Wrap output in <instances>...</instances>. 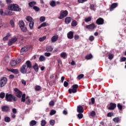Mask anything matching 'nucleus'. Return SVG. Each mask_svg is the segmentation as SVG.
Listing matches in <instances>:
<instances>
[{
  "label": "nucleus",
  "mask_w": 126,
  "mask_h": 126,
  "mask_svg": "<svg viewBox=\"0 0 126 126\" xmlns=\"http://www.w3.org/2000/svg\"><path fill=\"white\" fill-rule=\"evenodd\" d=\"M5 100L7 102H12V100L14 101V102H16L17 101V98L15 96H13L12 94L7 93L5 94Z\"/></svg>",
  "instance_id": "obj_1"
},
{
  "label": "nucleus",
  "mask_w": 126,
  "mask_h": 126,
  "mask_svg": "<svg viewBox=\"0 0 126 126\" xmlns=\"http://www.w3.org/2000/svg\"><path fill=\"white\" fill-rule=\"evenodd\" d=\"M9 10H13V11H21V8L19 7L17 4H12L8 6Z\"/></svg>",
  "instance_id": "obj_2"
},
{
  "label": "nucleus",
  "mask_w": 126,
  "mask_h": 126,
  "mask_svg": "<svg viewBox=\"0 0 126 126\" xmlns=\"http://www.w3.org/2000/svg\"><path fill=\"white\" fill-rule=\"evenodd\" d=\"M26 19L27 21H28V22H30L29 27L30 29L32 30L34 26V21H33V19L31 16H28L26 18Z\"/></svg>",
  "instance_id": "obj_3"
},
{
  "label": "nucleus",
  "mask_w": 126,
  "mask_h": 126,
  "mask_svg": "<svg viewBox=\"0 0 126 126\" xmlns=\"http://www.w3.org/2000/svg\"><path fill=\"white\" fill-rule=\"evenodd\" d=\"M7 83V78L2 77L0 79V87L1 88Z\"/></svg>",
  "instance_id": "obj_4"
},
{
  "label": "nucleus",
  "mask_w": 126,
  "mask_h": 126,
  "mask_svg": "<svg viewBox=\"0 0 126 126\" xmlns=\"http://www.w3.org/2000/svg\"><path fill=\"white\" fill-rule=\"evenodd\" d=\"M72 87V89H68L69 94H71V93H76V92H77V89L78 88L77 84L73 85Z\"/></svg>",
  "instance_id": "obj_5"
},
{
  "label": "nucleus",
  "mask_w": 126,
  "mask_h": 126,
  "mask_svg": "<svg viewBox=\"0 0 126 126\" xmlns=\"http://www.w3.org/2000/svg\"><path fill=\"white\" fill-rule=\"evenodd\" d=\"M19 25L22 32H26V31H27V28L25 27L24 22H23V21H20L19 22Z\"/></svg>",
  "instance_id": "obj_6"
},
{
  "label": "nucleus",
  "mask_w": 126,
  "mask_h": 126,
  "mask_svg": "<svg viewBox=\"0 0 126 126\" xmlns=\"http://www.w3.org/2000/svg\"><path fill=\"white\" fill-rule=\"evenodd\" d=\"M68 12L66 10L65 11H61L60 12V15L58 17L59 19H63V18H64L65 16H67Z\"/></svg>",
  "instance_id": "obj_7"
},
{
  "label": "nucleus",
  "mask_w": 126,
  "mask_h": 126,
  "mask_svg": "<svg viewBox=\"0 0 126 126\" xmlns=\"http://www.w3.org/2000/svg\"><path fill=\"white\" fill-rule=\"evenodd\" d=\"M14 91H15V94L16 96H17L18 98H21V96H22V92L17 88L14 89Z\"/></svg>",
  "instance_id": "obj_8"
},
{
  "label": "nucleus",
  "mask_w": 126,
  "mask_h": 126,
  "mask_svg": "<svg viewBox=\"0 0 126 126\" xmlns=\"http://www.w3.org/2000/svg\"><path fill=\"white\" fill-rule=\"evenodd\" d=\"M27 68H28L27 67L26 65H23L22 66H21L20 68V71L21 73H23V74L26 73V72H27Z\"/></svg>",
  "instance_id": "obj_9"
},
{
  "label": "nucleus",
  "mask_w": 126,
  "mask_h": 126,
  "mask_svg": "<svg viewBox=\"0 0 126 126\" xmlns=\"http://www.w3.org/2000/svg\"><path fill=\"white\" fill-rule=\"evenodd\" d=\"M17 41V37H14L12 38L8 42V46H11L12 44H14V43H15Z\"/></svg>",
  "instance_id": "obj_10"
},
{
  "label": "nucleus",
  "mask_w": 126,
  "mask_h": 126,
  "mask_svg": "<svg viewBox=\"0 0 126 126\" xmlns=\"http://www.w3.org/2000/svg\"><path fill=\"white\" fill-rule=\"evenodd\" d=\"M86 29H90L91 30H94L96 28V25L94 24V23L91 24L90 25H87L86 26Z\"/></svg>",
  "instance_id": "obj_11"
},
{
  "label": "nucleus",
  "mask_w": 126,
  "mask_h": 126,
  "mask_svg": "<svg viewBox=\"0 0 126 126\" xmlns=\"http://www.w3.org/2000/svg\"><path fill=\"white\" fill-rule=\"evenodd\" d=\"M58 39H59V35L56 34L53 36L51 38V43H55V42H57L58 41Z\"/></svg>",
  "instance_id": "obj_12"
},
{
  "label": "nucleus",
  "mask_w": 126,
  "mask_h": 126,
  "mask_svg": "<svg viewBox=\"0 0 126 126\" xmlns=\"http://www.w3.org/2000/svg\"><path fill=\"white\" fill-rule=\"evenodd\" d=\"M96 23L98 25H102L104 24V19H102V18H99L97 19Z\"/></svg>",
  "instance_id": "obj_13"
},
{
  "label": "nucleus",
  "mask_w": 126,
  "mask_h": 126,
  "mask_svg": "<svg viewBox=\"0 0 126 126\" xmlns=\"http://www.w3.org/2000/svg\"><path fill=\"white\" fill-rule=\"evenodd\" d=\"M118 7V3H112L110 7V11H113L114 8H116V7Z\"/></svg>",
  "instance_id": "obj_14"
},
{
  "label": "nucleus",
  "mask_w": 126,
  "mask_h": 126,
  "mask_svg": "<svg viewBox=\"0 0 126 126\" xmlns=\"http://www.w3.org/2000/svg\"><path fill=\"white\" fill-rule=\"evenodd\" d=\"M117 107V104L115 103H111L110 104V107L108 108V110H115Z\"/></svg>",
  "instance_id": "obj_15"
},
{
  "label": "nucleus",
  "mask_w": 126,
  "mask_h": 126,
  "mask_svg": "<svg viewBox=\"0 0 126 126\" xmlns=\"http://www.w3.org/2000/svg\"><path fill=\"white\" fill-rule=\"evenodd\" d=\"M1 110L2 112H8V111H9V107L7 106H3L2 107Z\"/></svg>",
  "instance_id": "obj_16"
},
{
  "label": "nucleus",
  "mask_w": 126,
  "mask_h": 126,
  "mask_svg": "<svg viewBox=\"0 0 126 126\" xmlns=\"http://www.w3.org/2000/svg\"><path fill=\"white\" fill-rule=\"evenodd\" d=\"M77 111L78 113H83L84 110H83V107L82 106H79L77 107Z\"/></svg>",
  "instance_id": "obj_17"
},
{
  "label": "nucleus",
  "mask_w": 126,
  "mask_h": 126,
  "mask_svg": "<svg viewBox=\"0 0 126 126\" xmlns=\"http://www.w3.org/2000/svg\"><path fill=\"white\" fill-rule=\"evenodd\" d=\"M67 36L68 39H72V38H73V32H69L67 33Z\"/></svg>",
  "instance_id": "obj_18"
},
{
  "label": "nucleus",
  "mask_w": 126,
  "mask_h": 126,
  "mask_svg": "<svg viewBox=\"0 0 126 126\" xmlns=\"http://www.w3.org/2000/svg\"><path fill=\"white\" fill-rule=\"evenodd\" d=\"M36 4H37V3L35 1H32L29 3L30 7H34Z\"/></svg>",
  "instance_id": "obj_19"
},
{
  "label": "nucleus",
  "mask_w": 126,
  "mask_h": 126,
  "mask_svg": "<svg viewBox=\"0 0 126 126\" xmlns=\"http://www.w3.org/2000/svg\"><path fill=\"white\" fill-rule=\"evenodd\" d=\"M9 71L12 72V73H14L15 74H18L19 72L17 69H8Z\"/></svg>",
  "instance_id": "obj_20"
},
{
  "label": "nucleus",
  "mask_w": 126,
  "mask_h": 126,
  "mask_svg": "<svg viewBox=\"0 0 126 126\" xmlns=\"http://www.w3.org/2000/svg\"><path fill=\"white\" fill-rule=\"evenodd\" d=\"M12 11H13V10H9L8 9V10L6 11V14H7V15L10 16L13 15L14 13Z\"/></svg>",
  "instance_id": "obj_21"
},
{
  "label": "nucleus",
  "mask_w": 126,
  "mask_h": 126,
  "mask_svg": "<svg viewBox=\"0 0 126 126\" xmlns=\"http://www.w3.org/2000/svg\"><path fill=\"white\" fill-rule=\"evenodd\" d=\"M71 21V18L70 17H67L65 19V23L66 24H69Z\"/></svg>",
  "instance_id": "obj_22"
},
{
  "label": "nucleus",
  "mask_w": 126,
  "mask_h": 126,
  "mask_svg": "<svg viewBox=\"0 0 126 126\" xmlns=\"http://www.w3.org/2000/svg\"><path fill=\"white\" fill-rule=\"evenodd\" d=\"M26 64L28 68H31V67H32V64L31 63V62L29 61L26 62Z\"/></svg>",
  "instance_id": "obj_23"
},
{
  "label": "nucleus",
  "mask_w": 126,
  "mask_h": 126,
  "mask_svg": "<svg viewBox=\"0 0 126 126\" xmlns=\"http://www.w3.org/2000/svg\"><path fill=\"white\" fill-rule=\"evenodd\" d=\"M53 50H54L53 47H52V46H49L46 47L45 51L46 52H52Z\"/></svg>",
  "instance_id": "obj_24"
},
{
  "label": "nucleus",
  "mask_w": 126,
  "mask_h": 126,
  "mask_svg": "<svg viewBox=\"0 0 126 126\" xmlns=\"http://www.w3.org/2000/svg\"><path fill=\"white\" fill-rule=\"evenodd\" d=\"M11 36V34L10 33H8L6 34V35L2 39L3 41H6L7 40H8V38Z\"/></svg>",
  "instance_id": "obj_25"
},
{
  "label": "nucleus",
  "mask_w": 126,
  "mask_h": 126,
  "mask_svg": "<svg viewBox=\"0 0 126 126\" xmlns=\"http://www.w3.org/2000/svg\"><path fill=\"white\" fill-rule=\"evenodd\" d=\"M29 50V48L27 47H24L21 49V53H24V52H27Z\"/></svg>",
  "instance_id": "obj_26"
},
{
  "label": "nucleus",
  "mask_w": 126,
  "mask_h": 126,
  "mask_svg": "<svg viewBox=\"0 0 126 126\" xmlns=\"http://www.w3.org/2000/svg\"><path fill=\"white\" fill-rule=\"evenodd\" d=\"M10 64L11 65V66H15V65H16L17 64L16 61L12 60L10 63Z\"/></svg>",
  "instance_id": "obj_27"
},
{
  "label": "nucleus",
  "mask_w": 126,
  "mask_h": 126,
  "mask_svg": "<svg viewBox=\"0 0 126 126\" xmlns=\"http://www.w3.org/2000/svg\"><path fill=\"white\" fill-rule=\"evenodd\" d=\"M60 56L61 58H63V59H65L66 57L67 56V54H66V53L65 52H63L61 53Z\"/></svg>",
  "instance_id": "obj_28"
},
{
  "label": "nucleus",
  "mask_w": 126,
  "mask_h": 126,
  "mask_svg": "<svg viewBox=\"0 0 126 126\" xmlns=\"http://www.w3.org/2000/svg\"><path fill=\"white\" fill-rule=\"evenodd\" d=\"M21 98V102H25V97H26V94H23Z\"/></svg>",
  "instance_id": "obj_29"
},
{
  "label": "nucleus",
  "mask_w": 126,
  "mask_h": 126,
  "mask_svg": "<svg viewBox=\"0 0 126 126\" xmlns=\"http://www.w3.org/2000/svg\"><path fill=\"white\" fill-rule=\"evenodd\" d=\"M93 58V56H92V54H90V55H87L85 57L86 60H91V59H92Z\"/></svg>",
  "instance_id": "obj_30"
},
{
  "label": "nucleus",
  "mask_w": 126,
  "mask_h": 126,
  "mask_svg": "<svg viewBox=\"0 0 126 126\" xmlns=\"http://www.w3.org/2000/svg\"><path fill=\"white\" fill-rule=\"evenodd\" d=\"M46 20V17L44 16H41L39 18V21L40 22H44Z\"/></svg>",
  "instance_id": "obj_31"
},
{
  "label": "nucleus",
  "mask_w": 126,
  "mask_h": 126,
  "mask_svg": "<svg viewBox=\"0 0 126 126\" xmlns=\"http://www.w3.org/2000/svg\"><path fill=\"white\" fill-rule=\"evenodd\" d=\"M39 61H40V62H44V61H46V58L44 56H40Z\"/></svg>",
  "instance_id": "obj_32"
},
{
  "label": "nucleus",
  "mask_w": 126,
  "mask_h": 126,
  "mask_svg": "<svg viewBox=\"0 0 126 126\" xmlns=\"http://www.w3.org/2000/svg\"><path fill=\"white\" fill-rule=\"evenodd\" d=\"M50 5L52 7H55V6H56L57 5L56 4V2L54 0H52L50 2Z\"/></svg>",
  "instance_id": "obj_33"
},
{
  "label": "nucleus",
  "mask_w": 126,
  "mask_h": 126,
  "mask_svg": "<svg viewBox=\"0 0 126 126\" xmlns=\"http://www.w3.org/2000/svg\"><path fill=\"white\" fill-rule=\"evenodd\" d=\"M76 25H77V22H76V21H73L71 23V26H72L73 27H75Z\"/></svg>",
  "instance_id": "obj_34"
},
{
  "label": "nucleus",
  "mask_w": 126,
  "mask_h": 126,
  "mask_svg": "<svg viewBox=\"0 0 126 126\" xmlns=\"http://www.w3.org/2000/svg\"><path fill=\"white\" fill-rule=\"evenodd\" d=\"M113 121L114 123H117L118 124V123L120 122V118H119V117H116L113 119Z\"/></svg>",
  "instance_id": "obj_35"
},
{
  "label": "nucleus",
  "mask_w": 126,
  "mask_h": 126,
  "mask_svg": "<svg viewBox=\"0 0 126 126\" xmlns=\"http://www.w3.org/2000/svg\"><path fill=\"white\" fill-rule=\"evenodd\" d=\"M33 68L34 69L35 71H38L39 70V68L38 67V65L37 64H35V65L33 66Z\"/></svg>",
  "instance_id": "obj_36"
},
{
  "label": "nucleus",
  "mask_w": 126,
  "mask_h": 126,
  "mask_svg": "<svg viewBox=\"0 0 126 126\" xmlns=\"http://www.w3.org/2000/svg\"><path fill=\"white\" fill-rule=\"evenodd\" d=\"M46 38H47V36H44L43 37H40L39 38V41L40 42H43V41H44V40H46Z\"/></svg>",
  "instance_id": "obj_37"
},
{
  "label": "nucleus",
  "mask_w": 126,
  "mask_h": 126,
  "mask_svg": "<svg viewBox=\"0 0 126 126\" xmlns=\"http://www.w3.org/2000/svg\"><path fill=\"white\" fill-rule=\"evenodd\" d=\"M36 124H37V122L36 121H35L34 120H32L30 122V125L31 126H35V125H36Z\"/></svg>",
  "instance_id": "obj_38"
},
{
  "label": "nucleus",
  "mask_w": 126,
  "mask_h": 126,
  "mask_svg": "<svg viewBox=\"0 0 126 126\" xmlns=\"http://www.w3.org/2000/svg\"><path fill=\"white\" fill-rule=\"evenodd\" d=\"M91 19H92V18L91 17H89L88 18H86L85 19V22H89L91 21Z\"/></svg>",
  "instance_id": "obj_39"
},
{
  "label": "nucleus",
  "mask_w": 126,
  "mask_h": 126,
  "mask_svg": "<svg viewBox=\"0 0 126 126\" xmlns=\"http://www.w3.org/2000/svg\"><path fill=\"white\" fill-rule=\"evenodd\" d=\"M46 124H47V122H46L45 120H43L41 121V126H46Z\"/></svg>",
  "instance_id": "obj_40"
},
{
  "label": "nucleus",
  "mask_w": 126,
  "mask_h": 126,
  "mask_svg": "<svg viewBox=\"0 0 126 126\" xmlns=\"http://www.w3.org/2000/svg\"><path fill=\"white\" fill-rule=\"evenodd\" d=\"M83 77H84V75L83 74H81L78 75L77 78H78V79L80 80L82 79V78H83Z\"/></svg>",
  "instance_id": "obj_41"
},
{
  "label": "nucleus",
  "mask_w": 126,
  "mask_h": 126,
  "mask_svg": "<svg viewBox=\"0 0 126 126\" xmlns=\"http://www.w3.org/2000/svg\"><path fill=\"white\" fill-rule=\"evenodd\" d=\"M42 27H46V26H49V24L44 22L41 24Z\"/></svg>",
  "instance_id": "obj_42"
},
{
  "label": "nucleus",
  "mask_w": 126,
  "mask_h": 126,
  "mask_svg": "<svg viewBox=\"0 0 126 126\" xmlns=\"http://www.w3.org/2000/svg\"><path fill=\"white\" fill-rule=\"evenodd\" d=\"M5 96V94H4V93H1L0 94V98H1V99H3V98H4Z\"/></svg>",
  "instance_id": "obj_43"
},
{
  "label": "nucleus",
  "mask_w": 126,
  "mask_h": 126,
  "mask_svg": "<svg viewBox=\"0 0 126 126\" xmlns=\"http://www.w3.org/2000/svg\"><path fill=\"white\" fill-rule=\"evenodd\" d=\"M117 107L119 110H120V111H122V110L123 109V105H121V104L120 103H118L117 104Z\"/></svg>",
  "instance_id": "obj_44"
},
{
  "label": "nucleus",
  "mask_w": 126,
  "mask_h": 126,
  "mask_svg": "<svg viewBox=\"0 0 126 126\" xmlns=\"http://www.w3.org/2000/svg\"><path fill=\"white\" fill-rule=\"evenodd\" d=\"M77 117L79 119H82L83 118V114H82L81 113H79L77 115Z\"/></svg>",
  "instance_id": "obj_45"
},
{
  "label": "nucleus",
  "mask_w": 126,
  "mask_h": 126,
  "mask_svg": "<svg viewBox=\"0 0 126 126\" xmlns=\"http://www.w3.org/2000/svg\"><path fill=\"white\" fill-rule=\"evenodd\" d=\"M4 121L6 122V123H9L10 122V118H9L8 117H5Z\"/></svg>",
  "instance_id": "obj_46"
},
{
  "label": "nucleus",
  "mask_w": 126,
  "mask_h": 126,
  "mask_svg": "<svg viewBox=\"0 0 126 126\" xmlns=\"http://www.w3.org/2000/svg\"><path fill=\"white\" fill-rule=\"evenodd\" d=\"M33 9L35 10L36 11H39L40 10V8L38 6H34L33 7Z\"/></svg>",
  "instance_id": "obj_47"
},
{
  "label": "nucleus",
  "mask_w": 126,
  "mask_h": 126,
  "mask_svg": "<svg viewBox=\"0 0 126 126\" xmlns=\"http://www.w3.org/2000/svg\"><path fill=\"white\" fill-rule=\"evenodd\" d=\"M34 89L36 91H39L41 89V87L40 86H36L35 87Z\"/></svg>",
  "instance_id": "obj_48"
},
{
  "label": "nucleus",
  "mask_w": 126,
  "mask_h": 126,
  "mask_svg": "<svg viewBox=\"0 0 126 126\" xmlns=\"http://www.w3.org/2000/svg\"><path fill=\"white\" fill-rule=\"evenodd\" d=\"M56 112L55 110H52L50 111V115H51V116H53V115H55V114H56Z\"/></svg>",
  "instance_id": "obj_49"
},
{
  "label": "nucleus",
  "mask_w": 126,
  "mask_h": 126,
  "mask_svg": "<svg viewBox=\"0 0 126 126\" xmlns=\"http://www.w3.org/2000/svg\"><path fill=\"white\" fill-rule=\"evenodd\" d=\"M10 24L12 27H14V22L13 21V20H11L10 21Z\"/></svg>",
  "instance_id": "obj_50"
},
{
  "label": "nucleus",
  "mask_w": 126,
  "mask_h": 126,
  "mask_svg": "<svg viewBox=\"0 0 126 126\" xmlns=\"http://www.w3.org/2000/svg\"><path fill=\"white\" fill-rule=\"evenodd\" d=\"M95 115H96V113L95 112V111H93L91 112V117H94Z\"/></svg>",
  "instance_id": "obj_51"
},
{
  "label": "nucleus",
  "mask_w": 126,
  "mask_h": 126,
  "mask_svg": "<svg viewBox=\"0 0 126 126\" xmlns=\"http://www.w3.org/2000/svg\"><path fill=\"white\" fill-rule=\"evenodd\" d=\"M50 124L51 126H54V125H55V120H50Z\"/></svg>",
  "instance_id": "obj_52"
},
{
  "label": "nucleus",
  "mask_w": 126,
  "mask_h": 126,
  "mask_svg": "<svg viewBox=\"0 0 126 126\" xmlns=\"http://www.w3.org/2000/svg\"><path fill=\"white\" fill-rule=\"evenodd\" d=\"M90 8L92 9V10H94V9H95V6L94 4H91L90 5Z\"/></svg>",
  "instance_id": "obj_53"
},
{
  "label": "nucleus",
  "mask_w": 126,
  "mask_h": 126,
  "mask_svg": "<svg viewBox=\"0 0 126 126\" xmlns=\"http://www.w3.org/2000/svg\"><path fill=\"white\" fill-rule=\"evenodd\" d=\"M44 56H45V57H50V56H51V53L49 52H45L44 53Z\"/></svg>",
  "instance_id": "obj_54"
},
{
  "label": "nucleus",
  "mask_w": 126,
  "mask_h": 126,
  "mask_svg": "<svg viewBox=\"0 0 126 126\" xmlns=\"http://www.w3.org/2000/svg\"><path fill=\"white\" fill-rule=\"evenodd\" d=\"M113 58H114V55L109 54L108 59H109V60H112L113 59Z\"/></svg>",
  "instance_id": "obj_55"
},
{
  "label": "nucleus",
  "mask_w": 126,
  "mask_h": 126,
  "mask_svg": "<svg viewBox=\"0 0 126 126\" xmlns=\"http://www.w3.org/2000/svg\"><path fill=\"white\" fill-rule=\"evenodd\" d=\"M85 1H87V0H78V2L79 3H83V2H85Z\"/></svg>",
  "instance_id": "obj_56"
},
{
  "label": "nucleus",
  "mask_w": 126,
  "mask_h": 126,
  "mask_svg": "<svg viewBox=\"0 0 126 126\" xmlns=\"http://www.w3.org/2000/svg\"><path fill=\"white\" fill-rule=\"evenodd\" d=\"M89 40L92 42V41L94 40V36L93 35H91L89 37Z\"/></svg>",
  "instance_id": "obj_57"
},
{
  "label": "nucleus",
  "mask_w": 126,
  "mask_h": 126,
  "mask_svg": "<svg viewBox=\"0 0 126 126\" xmlns=\"http://www.w3.org/2000/svg\"><path fill=\"white\" fill-rule=\"evenodd\" d=\"M114 115V113L112 112H109L107 114V117H112Z\"/></svg>",
  "instance_id": "obj_58"
},
{
  "label": "nucleus",
  "mask_w": 126,
  "mask_h": 126,
  "mask_svg": "<svg viewBox=\"0 0 126 126\" xmlns=\"http://www.w3.org/2000/svg\"><path fill=\"white\" fill-rule=\"evenodd\" d=\"M63 85H64V87H67V86H68V83L66 81H64Z\"/></svg>",
  "instance_id": "obj_59"
},
{
  "label": "nucleus",
  "mask_w": 126,
  "mask_h": 126,
  "mask_svg": "<svg viewBox=\"0 0 126 126\" xmlns=\"http://www.w3.org/2000/svg\"><path fill=\"white\" fill-rule=\"evenodd\" d=\"M74 38L75 40H78V39H79V35H74Z\"/></svg>",
  "instance_id": "obj_60"
},
{
  "label": "nucleus",
  "mask_w": 126,
  "mask_h": 126,
  "mask_svg": "<svg viewBox=\"0 0 126 126\" xmlns=\"http://www.w3.org/2000/svg\"><path fill=\"white\" fill-rule=\"evenodd\" d=\"M50 106H54L55 105V102L54 101H51L49 102Z\"/></svg>",
  "instance_id": "obj_61"
},
{
  "label": "nucleus",
  "mask_w": 126,
  "mask_h": 126,
  "mask_svg": "<svg viewBox=\"0 0 126 126\" xmlns=\"http://www.w3.org/2000/svg\"><path fill=\"white\" fill-rule=\"evenodd\" d=\"M12 111L14 114H16V113H17V110L15 108H13Z\"/></svg>",
  "instance_id": "obj_62"
},
{
  "label": "nucleus",
  "mask_w": 126,
  "mask_h": 126,
  "mask_svg": "<svg viewBox=\"0 0 126 126\" xmlns=\"http://www.w3.org/2000/svg\"><path fill=\"white\" fill-rule=\"evenodd\" d=\"M9 79H13L14 78V75L11 74L9 76Z\"/></svg>",
  "instance_id": "obj_63"
},
{
  "label": "nucleus",
  "mask_w": 126,
  "mask_h": 126,
  "mask_svg": "<svg viewBox=\"0 0 126 126\" xmlns=\"http://www.w3.org/2000/svg\"><path fill=\"white\" fill-rule=\"evenodd\" d=\"M22 84H24V85H26V81L22 79L21 80Z\"/></svg>",
  "instance_id": "obj_64"
}]
</instances>
